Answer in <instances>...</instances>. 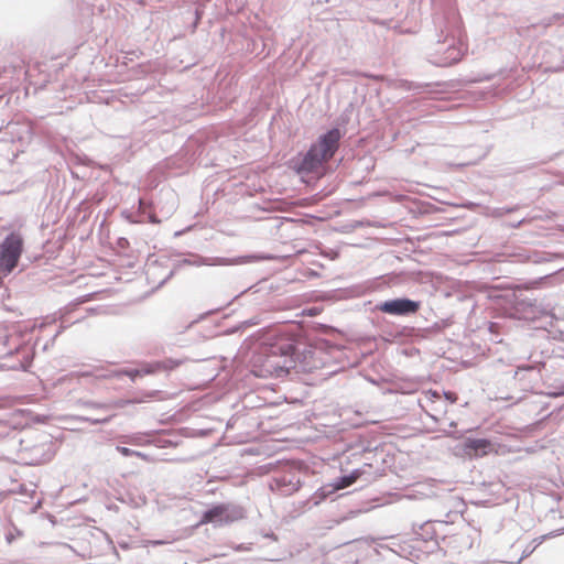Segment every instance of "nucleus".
Masks as SVG:
<instances>
[{
  "label": "nucleus",
  "instance_id": "3",
  "mask_svg": "<svg viewBox=\"0 0 564 564\" xmlns=\"http://www.w3.org/2000/svg\"><path fill=\"white\" fill-rule=\"evenodd\" d=\"M245 516L246 512L242 507L229 503H220L204 512L198 525L207 523H231L242 520Z\"/></svg>",
  "mask_w": 564,
  "mask_h": 564
},
{
  "label": "nucleus",
  "instance_id": "12",
  "mask_svg": "<svg viewBox=\"0 0 564 564\" xmlns=\"http://www.w3.org/2000/svg\"><path fill=\"white\" fill-rule=\"evenodd\" d=\"M123 373L130 377L132 380H134L137 377H142L140 369L126 370Z\"/></svg>",
  "mask_w": 564,
  "mask_h": 564
},
{
  "label": "nucleus",
  "instance_id": "14",
  "mask_svg": "<svg viewBox=\"0 0 564 564\" xmlns=\"http://www.w3.org/2000/svg\"><path fill=\"white\" fill-rule=\"evenodd\" d=\"M445 398L451 402L455 403L457 401V395L454 392H446Z\"/></svg>",
  "mask_w": 564,
  "mask_h": 564
},
{
  "label": "nucleus",
  "instance_id": "8",
  "mask_svg": "<svg viewBox=\"0 0 564 564\" xmlns=\"http://www.w3.org/2000/svg\"><path fill=\"white\" fill-rule=\"evenodd\" d=\"M361 476V471L354 470L350 475L344 476L337 480V482L334 485V490H340L344 488L349 487L354 482L357 481V479Z\"/></svg>",
  "mask_w": 564,
  "mask_h": 564
},
{
  "label": "nucleus",
  "instance_id": "4",
  "mask_svg": "<svg viewBox=\"0 0 564 564\" xmlns=\"http://www.w3.org/2000/svg\"><path fill=\"white\" fill-rule=\"evenodd\" d=\"M420 306V302L409 299H395L381 303L378 305V310L386 314L402 316L415 314Z\"/></svg>",
  "mask_w": 564,
  "mask_h": 564
},
{
  "label": "nucleus",
  "instance_id": "7",
  "mask_svg": "<svg viewBox=\"0 0 564 564\" xmlns=\"http://www.w3.org/2000/svg\"><path fill=\"white\" fill-rule=\"evenodd\" d=\"M437 401H441V395L438 394V392L429 390L424 393L425 404L423 406L429 409L431 412H433L432 416L435 420H438V417H437L438 410L434 405Z\"/></svg>",
  "mask_w": 564,
  "mask_h": 564
},
{
  "label": "nucleus",
  "instance_id": "9",
  "mask_svg": "<svg viewBox=\"0 0 564 564\" xmlns=\"http://www.w3.org/2000/svg\"><path fill=\"white\" fill-rule=\"evenodd\" d=\"M159 365L160 371H170L177 368L181 365V361L174 359H165L162 361H156Z\"/></svg>",
  "mask_w": 564,
  "mask_h": 564
},
{
  "label": "nucleus",
  "instance_id": "10",
  "mask_svg": "<svg viewBox=\"0 0 564 564\" xmlns=\"http://www.w3.org/2000/svg\"><path fill=\"white\" fill-rule=\"evenodd\" d=\"M117 451L123 455V456H135V457H139L141 459H144L147 460L148 457L145 454L141 453V452H137V451H133V449H130L128 447H122V446H118L117 447Z\"/></svg>",
  "mask_w": 564,
  "mask_h": 564
},
{
  "label": "nucleus",
  "instance_id": "11",
  "mask_svg": "<svg viewBox=\"0 0 564 564\" xmlns=\"http://www.w3.org/2000/svg\"><path fill=\"white\" fill-rule=\"evenodd\" d=\"M141 376L153 375L160 372L159 365L155 362L145 364L140 368Z\"/></svg>",
  "mask_w": 564,
  "mask_h": 564
},
{
  "label": "nucleus",
  "instance_id": "16",
  "mask_svg": "<svg viewBox=\"0 0 564 564\" xmlns=\"http://www.w3.org/2000/svg\"><path fill=\"white\" fill-rule=\"evenodd\" d=\"M149 219H150V223H152V224H160L161 223V220L156 217L155 214L150 215Z\"/></svg>",
  "mask_w": 564,
  "mask_h": 564
},
{
  "label": "nucleus",
  "instance_id": "17",
  "mask_svg": "<svg viewBox=\"0 0 564 564\" xmlns=\"http://www.w3.org/2000/svg\"><path fill=\"white\" fill-rule=\"evenodd\" d=\"M140 209H142L143 212H145V203L144 200H140Z\"/></svg>",
  "mask_w": 564,
  "mask_h": 564
},
{
  "label": "nucleus",
  "instance_id": "2",
  "mask_svg": "<svg viewBox=\"0 0 564 564\" xmlns=\"http://www.w3.org/2000/svg\"><path fill=\"white\" fill-rule=\"evenodd\" d=\"M23 251L22 238L17 234L9 235L0 243V275L10 274L18 265Z\"/></svg>",
  "mask_w": 564,
  "mask_h": 564
},
{
  "label": "nucleus",
  "instance_id": "6",
  "mask_svg": "<svg viewBox=\"0 0 564 564\" xmlns=\"http://www.w3.org/2000/svg\"><path fill=\"white\" fill-rule=\"evenodd\" d=\"M292 360L288 361L286 359L280 364L275 362L274 357L269 356L265 360V366L268 367V371H270L272 375H275L276 377L288 373L289 368L291 366Z\"/></svg>",
  "mask_w": 564,
  "mask_h": 564
},
{
  "label": "nucleus",
  "instance_id": "15",
  "mask_svg": "<svg viewBox=\"0 0 564 564\" xmlns=\"http://www.w3.org/2000/svg\"><path fill=\"white\" fill-rule=\"evenodd\" d=\"M293 350H294V347H293L291 344H289V345L286 346V348H285V349H283V355H284V356H289V355H291V354L293 352Z\"/></svg>",
  "mask_w": 564,
  "mask_h": 564
},
{
  "label": "nucleus",
  "instance_id": "5",
  "mask_svg": "<svg viewBox=\"0 0 564 564\" xmlns=\"http://www.w3.org/2000/svg\"><path fill=\"white\" fill-rule=\"evenodd\" d=\"M492 443L486 438L468 437L463 444V449L468 456L480 457L492 451Z\"/></svg>",
  "mask_w": 564,
  "mask_h": 564
},
{
  "label": "nucleus",
  "instance_id": "13",
  "mask_svg": "<svg viewBox=\"0 0 564 564\" xmlns=\"http://www.w3.org/2000/svg\"><path fill=\"white\" fill-rule=\"evenodd\" d=\"M533 367L532 366H523V367H518L517 370H516V373H514V378H520L521 379V373L523 371H530L532 370Z\"/></svg>",
  "mask_w": 564,
  "mask_h": 564
},
{
  "label": "nucleus",
  "instance_id": "1",
  "mask_svg": "<svg viewBox=\"0 0 564 564\" xmlns=\"http://www.w3.org/2000/svg\"><path fill=\"white\" fill-rule=\"evenodd\" d=\"M340 138L341 133L336 128L319 137L317 142L305 154L299 171L322 176L324 174V164L334 156Z\"/></svg>",
  "mask_w": 564,
  "mask_h": 564
}]
</instances>
